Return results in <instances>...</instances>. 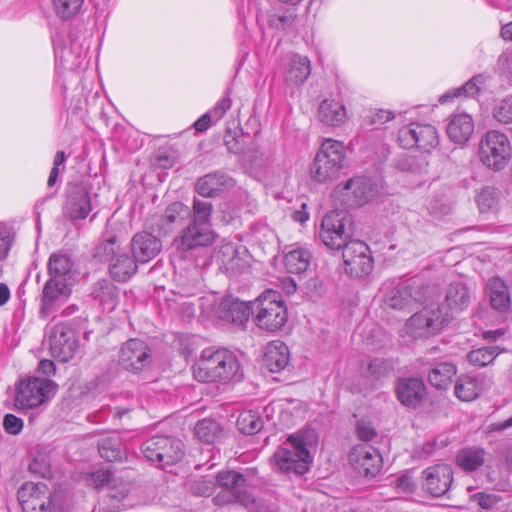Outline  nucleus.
Instances as JSON below:
<instances>
[{
	"label": "nucleus",
	"instance_id": "28",
	"mask_svg": "<svg viewBox=\"0 0 512 512\" xmlns=\"http://www.w3.org/2000/svg\"><path fill=\"white\" fill-rule=\"evenodd\" d=\"M235 180L224 172L217 171L199 178L196 192H226L234 189Z\"/></svg>",
	"mask_w": 512,
	"mask_h": 512
},
{
	"label": "nucleus",
	"instance_id": "59",
	"mask_svg": "<svg viewBox=\"0 0 512 512\" xmlns=\"http://www.w3.org/2000/svg\"><path fill=\"white\" fill-rule=\"evenodd\" d=\"M356 432L357 436L363 441H370L376 436L374 427L364 420L357 421Z\"/></svg>",
	"mask_w": 512,
	"mask_h": 512
},
{
	"label": "nucleus",
	"instance_id": "18",
	"mask_svg": "<svg viewBox=\"0 0 512 512\" xmlns=\"http://www.w3.org/2000/svg\"><path fill=\"white\" fill-rule=\"evenodd\" d=\"M422 488L433 497L446 496L453 484V469L445 463L435 464L422 471Z\"/></svg>",
	"mask_w": 512,
	"mask_h": 512
},
{
	"label": "nucleus",
	"instance_id": "56",
	"mask_svg": "<svg viewBox=\"0 0 512 512\" xmlns=\"http://www.w3.org/2000/svg\"><path fill=\"white\" fill-rule=\"evenodd\" d=\"M216 483L209 479H201L192 485V490L196 495L209 497L214 493Z\"/></svg>",
	"mask_w": 512,
	"mask_h": 512
},
{
	"label": "nucleus",
	"instance_id": "3",
	"mask_svg": "<svg viewBox=\"0 0 512 512\" xmlns=\"http://www.w3.org/2000/svg\"><path fill=\"white\" fill-rule=\"evenodd\" d=\"M193 375L200 382L241 381L243 370L234 352L227 348H205L193 366Z\"/></svg>",
	"mask_w": 512,
	"mask_h": 512
},
{
	"label": "nucleus",
	"instance_id": "42",
	"mask_svg": "<svg viewBox=\"0 0 512 512\" xmlns=\"http://www.w3.org/2000/svg\"><path fill=\"white\" fill-rule=\"evenodd\" d=\"M220 254L222 265L232 275L240 274L247 268L246 262L238 256V251L234 246H223Z\"/></svg>",
	"mask_w": 512,
	"mask_h": 512
},
{
	"label": "nucleus",
	"instance_id": "14",
	"mask_svg": "<svg viewBox=\"0 0 512 512\" xmlns=\"http://www.w3.org/2000/svg\"><path fill=\"white\" fill-rule=\"evenodd\" d=\"M398 141L404 149L416 148L430 153L439 145V134L431 124L411 123L399 130Z\"/></svg>",
	"mask_w": 512,
	"mask_h": 512
},
{
	"label": "nucleus",
	"instance_id": "47",
	"mask_svg": "<svg viewBox=\"0 0 512 512\" xmlns=\"http://www.w3.org/2000/svg\"><path fill=\"white\" fill-rule=\"evenodd\" d=\"M492 115L501 124L512 123V95L499 100L493 107Z\"/></svg>",
	"mask_w": 512,
	"mask_h": 512
},
{
	"label": "nucleus",
	"instance_id": "53",
	"mask_svg": "<svg viewBox=\"0 0 512 512\" xmlns=\"http://www.w3.org/2000/svg\"><path fill=\"white\" fill-rule=\"evenodd\" d=\"M14 241V232L8 226L0 223V260H4Z\"/></svg>",
	"mask_w": 512,
	"mask_h": 512
},
{
	"label": "nucleus",
	"instance_id": "13",
	"mask_svg": "<svg viewBox=\"0 0 512 512\" xmlns=\"http://www.w3.org/2000/svg\"><path fill=\"white\" fill-rule=\"evenodd\" d=\"M58 386L49 379L30 377L21 380L15 397L16 404L22 408H35L55 395Z\"/></svg>",
	"mask_w": 512,
	"mask_h": 512
},
{
	"label": "nucleus",
	"instance_id": "58",
	"mask_svg": "<svg viewBox=\"0 0 512 512\" xmlns=\"http://www.w3.org/2000/svg\"><path fill=\"white\" fill-rule=\"evenodd\" d=\"M230 107L231 99L228 96H225L220 99L208 113H211V118L214 122H217L225 115Z\"/></svg>",
	"mask_w": 512,
	"mask_h": 512
},
{
	"label": "nucleus",
	"instance_id": "5",
	"mask_svg": "<svg viewBox=\"0 0 512 512\" xmlns=\"http://www.w3.org/2000/svg\"><path fill=\"white\" fill-rule=\"evenodd\" d=\"M316 440L314 430H300L291 434L287 439L290 447H280L273 455L275 463L284 473L303 475L309 470L311 462L310 452L307 449Z\"/></svg>",
	"mask_w": 512,
	"mask_h": 512
},
{
	"label": "nucleus",
	"instance_id": "6",
	"mask_svg": "<svg viewBox=\"0 0 512 512\" xmlns=\"http://www.w3.org/2000/svg\"><path fill=\"white\" fill-rule=\"evenodd\" d=\"M323 244L331 250H343L354 241V221L351 214L343 209L327 213L318 232Z\"/></svg>",
	"mask_w": 512,
	"mask_h": 512
},
{
	"label": "nucleus",
	"instance_id": "48",
	"mask_svg": "<svg viewBox=\"0 0 512 512\" xmlns=\"http://www.w3.org/2000/svg\"><path fill=\"white\" fill-rule=\"evenodd\" d=\"M250 313H252V305L236 301L229 305L227 318L234 323L243 324L249 319Z\"/></svg>",
	"mask_w": 512,
	"mask_h": 512
},
{
	"label": "nucleus",
	"instance_id": "55",
	"mask_svg": "<svg viewBox=\"0 0 512 512\" xmlns=\"http://www.w3.org/2000/svg\"><path fill=\"white\" fill-rule=\"evenodd\" d=\"M429 213L435 217L447 215L451 211V206L446 203L442 196H437L427 207Z\"/></svg>",
	"mask_w": 512,
	"mask_h": 512
},
{
	"label": "nucleus",
	"instance_id": "45",
	"mask_svg": "<svg viewBox=\"0 0 512 512\" xmlns=\"http://www.w3.org/2000/svg\"><path fill=\"white\" fill-rule=\"evenodd\" d=\"M499 354L496 346H486L474 349L467 354L469 363L475 366L484 367L491 364Z\"/></svg>",
	"mask_w": 512,
	"mask_h": 512
},
{
	"label": "nucleus",
	"instance_id": "19",
	"mask_svg": "<svg viewBox=\"0 0 512 512\" xmlns=\"http://www.w3.org/2000/svg\"><path fill=\"white\" fill-rule=\"evenodd\" d=\"M348 460L354 469L365 477H375L383 465L382 456L372 446H355L348 454Z\"/></svg>",
	"mask_w": 512,
	"mask_h": 512
},
{
	"label": "nucleus",
	"instance_id": "11",
	"mask_svg": "<svg viewBox=\"0 0 512 512\" xmlns=\"http://www.w3.org/2000/svg\"><path fill=\"white\" fill-rule=\"evenodd\" d=\"M184 444L174 436L155 435L141 445L144 457L159 466L173 465L184 455Z\"/></svg>",
	"mask_w": 512,
	"mask_h": 512
},
{
	"label": "nucleus",
	"instance_id": "32",
	"mask_svg": "<svg viewBox=\"0 0 512 512\" xmlns=\"http://www.w3.org/2000/svg\"><path fill=\"white\" fill-rule=\"evenodd\" d=\"M445 302L451 311H464L470 305L471 292L463 282H452L446 288Z\"/></svg>",
	"mask_w": 512,
	"mask_h": 512
},
{
	"label": "nucleus",
	"instance_id": "63",
	"mask_svg": "<svg viewBox=\"0 0 512 512\" xmlns=\"http://www.w3.org/2000/svg\"><path fill=\"white\" fill-rule=\"evenodd\" d=\"M394 118V114L388 110H378L372 114L370 118L371 125H383L384 123L392 120Z\"/></svg>",
	"mask_w": 512,
	"mask_h": 512
},
{
	"label": "nucleus",
	"instance_id": "9",
	"mask_svg": "<svg viewBox=\"0 0 512 512\" xmlns=\"http://www.w3.org/2000/svg\"><path fill=\"white\" fill-rule=\"evenodd\" d=\"M478 146L479 159L487 168L501 171L508 165L512 148L505 133L498 130L487 131L481 137Z\"/></svg>",
	"mask_w": 512,
	"mask_h": 512
},
{
	"label": "nucleus",
	"instance_id": "2",
	"mask_svg": "<svg viewBox=\"0 0 512 512\" xmlns=\"http://www.w3.org/2000/svg\"><path fill=\"white\" fill-rule=\"evenodd\" d=\"M71 257L62 251L52 253L47 263L49 278L44 284L41 297V313L55 311L71 295L76 277Z\"/></svg>",
	"mask_w": 512,
	"mask_h": 512
},
{
	"label": "nucleus",
	"instance_id": "27",
	"mask_svg": "<svg viewBox=\"0 0 512 512\" xmlns=\"http://www.w3.org/2000/svg\"><path fill=\"white\" fill-rule=\"evenodd\" d=\"M119 291L108 279H100L91 288L90 296L99 303L104 310L112 311L117 305Z\"/></svg>",
	"mask_w": 512,
	"mask_h": 512
},
{
	"label": "nucleus",
	"instance_id": "51",
	"mask_svg": "<svg viewBox=\"0 0 512 512\" xmlns=\"http://www.w3.org/2000/svg\"><path fill=\"white\" fill-rule=\"evenodd\" d=\"M390 370L391 367L388 362L381 358L371 360L367 366L368 375L375 380L386 377L390 373Z\"/></svg>",
	"mask_w": 512,
	"mask_h": 512
},
{
	"label": "nucleus",
	"instance_id": "54",
	"mask_svg": "<svg viewBox=\"0 0 512 512\" xmlns=\"http://www.w3.org/2000/svg\"><path fill=\"white\" fill-rule=\"evenodd\" d=\"M3 427L8 434L17 435L23 429V420L14 414H6L3 418Z\"/></svg>",
	"mask_w": 512,
	"mask_h": 512
},
{
	"label": "nucleus",
	"instance_id": "26",
	"mask_svg": "<svg viewBox=\"0 0 512 512\" xmlns=\"http://www.w3.org/2000/svg\"><path fill=\"white\" fill-rule=\"evenodd\" d=\"M318 118L326 126L339 127L345 123L347 111L340 101L325 99L318 107Z\"/></svg>",
	"mask_w": 512,
	"mask_h": 512
},
{
	"label": "nucleus",
	"instance_id": "15",
	"mask_svg": "<svg viewBox=\"0 0 512 512\" xmlns=\"http://www.w3.org/2000/svg\"><path fill=\"white\" fill-rule=\"evenodd\" d=\"M152 362L151 349L140 339L132 338L121 346L118 354L119 366L133 374H138L150 366Z\"/></svg>",
	"mask_w": 512,
	"mask_h": 512
},
{
	"label": "nucleus",
	"instance_id": "12",
	"mask_svg": "<svg viewBox=\"0 0 512 512\" xmlns=\"http://www.w3.org/2000/svg\"><path fill=\"white\" fill-rule=\"evenodd\" d=\"M435 291L436 287L429 284H400L387 292L384 303L390 309L409 312L416 303L426 302Z\"/></svg>",
	"mask_w": 512,
	"mask_h": 512
},
{
	"label": "nucleus",
	"instance_id": "61",
	"mask_svg": "<svg viewBox=\"0 0 512 512\" xmlns=\"http://www.w3.org/2000/svg\"><path fill=\"white\" fill-rule=\"evenodd\" d=\"M475 201L480 212H487L496 205L494 194H477Z\"/></svg>",
	"mask_w": 512,
	"mask_h": 512
},
{
	"label": "nucleus",
	"instance_id": "60",
	"mask_svg": "<svg viewBox=\"0 0 512 512\" xmlns=\"http://www.w3.org/2000/svg\"><path fill=\"white\" fill-rule=\"evenodd\" d=\"M297 201L300 209L293 212L292 218L296 222L305 223L309 219V213L306 211L308 198L305 194H300L297 196Z\"/></svg>",
	"mask_w": 512,
	"mask_h": 512
},
{
	"label": "nucleus",
	"instance_id": "35",
	"mask_svg": "<svg viewBox=\"0 0 512 512\" xmlns=\"http://www.w3.org/2000/svg\"><path fill=\"white\" fill-rule=\"evenodd\" d=\"M98 451L100 456L109 462L122 461L123 459H126V452L123 449L122 439L117 434L99 439Z\"/></svg>",
	"mask_w": 512,
	"mask_h": 512
},
{
	"label": "nucleus",
	"instance_id": "46",
	"mask_svg": "<svg viewBox=\"0 0 512 512\" xmlns=\"http://www.w3.org/2000/svg\"><path fill=\"white\" fill-rule=\"evenodd\" d=\"M85 0H53V8L57 16L67 20L74 17L81 9Z\"/></svg>",
	"mask_w": 512,
	"mask_h": 512
},
{
	"label": "nucleus",
	"instance_id": "49",
	"mask_svg": "<svg viewBox=\"0 0 512 512\" xmlns=\"http://www.w3.org/2000/svg\"><path fill=\"white\" fill-rule=\"evenodd\" d=\"M335 201H339L344 207L343 210L356 209L370 201L368 194H334Z\"/></svg>",
	"mask_w": 512,
	"mask_h": 512
},
{
	"label": "nucleus",
	"instance_id": "43",
	"mask_svg": "<svg viewBox=\"0 0 512 512\" xmlns=\"http://www.w3.org/2000/svg\"><path fill=\"white\" fill-rule=\"evenodd\" d=\"M484 455L482 448H465L457 455V463L464 470L473 471L483 465Z\"/></svg>",
	"mask_w": 512,
	"mask_h": 512
},
{
	"label": "nucleus",
	"instance_id": "8",
	"mask_svg": "<svg viewBox=\"0 0 512 512\" xmlns=\"http://www.w3.org/2000/svg\"><path fill=\"white\" fill-rule=\"evenodd\" d=\"M345 149L342 142L326 139L316 153L310 168L314 181L319 183L331 182L338 178L345 160Z\"/></svg>",
	"mask_w": 512,
	"mask_h": 512
},
{
	"label": "nucleus",
	"instance_id": "4",
	"mask_svg": "<svg viewBox=\"0 0 512 512\" xmlns=\"http://www.w3.org/2000/svg\"><path fill=\"white\" fill-rule=\"evenodd\" d=\"M216 484L221 490L213 498L217 506L240 504L250 512H269L268 507L247 491V479L234 470H225L217 473Z\"/></svg>",
	"mask_w": 512,
	"mask_h": 512
},
{
	"label": "nucleus",
	"instance_id": "30",
	"mask_svg": "<svg viewBox=\"0 0 512 512\" xmlns=\"http://www.w3.org/2000/svg\"><path fill=\"white\" fill-rule=\"evenodd\" d=\"M264 364L272 373L284 370L289 363V348L281 341H275L266 347Z\"/></svg>",
	"mask_w": 512,
	"mask_h": 512
},
{
	"label": "nucleus",
	"instance_id": "50",
	"mask_svg": "<svg viewBox=\"0 0 512 512\" xmlns=\"http://www.w3.org/2000/svg\"><path fill=\"white\" fill-rule=\"evenodd\" d=\"M112 472L109 469H98L85 475V482L88 486L96 489L108 485L112 481Z\"/></svg>",
	"mask_w": 512,
	"mask_h": 512
},
{
	"label": "nucleus",
	"instance_id": "10",
	"mask_svg": "<svg viewBox=\"0 0 512 512\" xmlns=\"http://www.w3.org/2000/svg\"><path fill=\"white\" fill-rule=\"evenodd\" d=\"M451 320L452 315L444 307L439 304L427 305L407 320V333L414 338H429L439 333Z\"/></svg>",
	"mask_w": 512,
	"mask_h": 512
},
{
	"label": "nucleus",
	"instance_id": "37",
	"mask_svg": "<svg viewBox=\"0 0 512 512\" xmlns=\"http://www.w3.org/2000/svg\"><path fill=\"white\" fill-rule=\"evenodd\" d=\"M456 366L449 362H440L433 366L428 374V380L437 389H447L456 375Z\"/></svg>",
	"mask_w": 512,
	"mask_h": 512
},
{
	"label": "nucleus",
	"instance_id": "25",
	"mask_svg": "<svg viewBox=\"0 0 512 512\" xmlns=\"http://www.w3.org/2000/svg\"><path fill=\"white\" fill-rule=\"evenodd\" d=\"M487 293L491 307L500 312L506 313L511 306L509 287L500 277H492L487 283Z\"/></svg>",
	"mask_w": 512,
	"mask_h": 512
},
{
	"label": "nucleus",
	"instance_id": "34",
	"mask_svg": "<svg viewBox=\"0 0 512 512\" xmlns=\"http://www.w3.org/2000/svg\"><path fill=\"white\" fill-rule=\"evenodd\" d=\"M310 73V60L306 56L294 54L289 60L285 79L293 84H302L308 79Z\"/></svg>",
	"mask_w": 512,
	"mask_h": 512
},
{
	"label": "nucleus",
	"instance_id": "36",
	"mask_svg": "<svg viewBox=\"0 0 512 512\" xmlns=\"http://www.w3.org/2000/svg\"><path fill=\"white\" fill-rule=\"evenodd\" d=\"M486 82V76L483 74H478L472 77L470 80H468L466 83H464L461 87L455 88L451 91H448L440 96L439 101L440 103L444 104L450 100H452L455 97L458 96H466V97H475L477 96L483 85Z\"/></svg>",
	"mask_w": 512,
	"mask_h": 512
},
{
	"label": "nucleus",
	"instance_id": "29",
	"mask_svg": "<svg viewBox=\"0 0 512 512\" xmlns=\"http://www.w3.org/2000/svg\"><path fill=\"white\" fill-rule=\"evenodd\" d=\"M284 255V266L290 274H302L310 266L312 255L310 251L300 245H291Z\"/></svg>",
	"mask_w": 512,
	"mask_h": 512
},
{
	"label": "nucleus",
	"instance_id": "7",
	"mask_svg": "<svg viewBox=\"0 0 512 512\" xmlns=\"http://www.w3.org/2000/svg\"><path fill=\"white\" fill-rule=\"evenodd\" d=\"M256 325L268 332H277L283 328L288 319L287 307L279 292L268 290L252 303Z\"/></svg>",
	"mask_w": 512,
	"mask_h": 512
},
{
	"label": "nucleus",
	"instance_id": "57",
	"mask_svg": "<svg viewBox=\"0 0 512 512\" xmlns=\"http://www.w3.org/2000/svg\"><path fill=\"white\" fill-rule=\"evenodd\" d=\"M66 161V155L64 151H58L54 157L53 167L47 180V185L52 188L58 179L59 167L64 165Z\"/></svg>",
	"mask_w": 512,
	"mask_h": 512
},
{
	"label": "nucleus",
	"instance_id": "1",
	"mask_svg": "<svg viewBox=\"0 0 512 512\" xmlns=\"http://www.w3.org/2000/svg\"><path fill=\"white\" fill-rule=\"evenodd\" d=\"M202 198L194 197L192 210L181 202L170 204L163 215L151 217L146 228L153 230L159 236H167L173 230V225L182 224L186 219L189 223L174 239V245L178 251L188 252L213 245L216 233L212 229L211 215L213 194H200Z\"/></svg>",
	"mask_w": 512,
	"mask_h": 512
},
{
	"label": "nucleus",
	"instance_id": "23",
	"mask_svg": "<svg viewBox=\"0 0 512 512\" xmlns=\"http://www.w3.org/2000/svg\"><path fill=\"white\" fill-rule=\"evenodd\" d=\"M475 130L474 120L467 113H457L451 116L446 132L449 139L458 145L466 144Z\"/></svg>",
	"mask_w": 512,
	"mask_h": 512
},
{
	"label": "nucleus",
	"instance_id": "38",
	"mask_svg": "<svg viewBox=\"0 0 512 512\" xmlns=\"http://www.w3.org/2000/svg\"><path fill=\"white\" fill-rule=\"evenodd\" d=\"M455 395L462 401L476 399L482 391V385L475 376H460L455 384Z\"/></svg>",
	"mask_w": 512,
	"mask_h": 512
},
{
	"label": "nucleus",
	"instance_id": "41",
	"mask_svg": "<svg viewBox=\"0 0 512 512\" xmlns=\"http://www.w3.org/2000/svg\"><path fill=\"white\" fill-rule=\"evenodd\" d=\"M194 432L200 441L212 444L221 437L223 430L216 420L204 418L196 423Z\"/></svg>",
	"mask_w": 512,
	"mask_h": 512
},
{
	"label": "nucleus",
	"instance_id": "17",
	"mask_svg": "<svg viewBox=\"0 0 512 512\" xmlns=\"http://www.w3.org/2000/svg\"><path fill=\"white\" fill-rule=\"evenodd\" d=\"M368 246L359 240H354L342 250L344 270L354 278H362L373 269V259L368 255Z\"/></svg>",
	"mask_w": 512,
	"mask_h": 512
},
{
	"label": "nucleus",
	"instance_id": "16",
	"mask_svg": "<svg viewBox=\"0 0 512 512\" xmlns=\"http://www.w3.org/2000/svg\"><path fill=\"white\" fill-rule=\"evenodd\" d=\"M48 342L51 355L61 362L72 359L79 348V341L74 330L63 323L50 328Z\"/></svg>",
	"mask_w": 512,
	"mask_h": 512
},
{
	"label": "nucleus",
	"instance_id": "40",
	"mask_svg": "<svg viewBox=\"0 0 512 512\" xmlns=\"http://www.w3.org/2000/svg\"><path fill=\"white\" fill-rule=\"evenodd\" d=\"M122 251L118 237L108 235L95 246L93 256L100 262L110 263Z\"/></svg>",
	"mask_w": 512,
	"mask_h": 512
},
{
	"label": "nucleus",
	"instance_id": "62",
	"mask_svg": "<svg viewBox=\"0 0 512 512\" xmlns=\"http://www.w3.org/2000/svg\"><path fill=\"white\" fill-rule=\"evenodd\" d=\"M394 485L397 489L405 493H411L415 490L416 485L412 480L411 476L403 474L397 477L394 481Z\"/></svg>",
	"mask_w": 512,
	"mask_h": 512
},
{
	"label": "nucleus",
	"instance_id": "44",
	"mask_svg": "<svg viewBox=\"0 0 512 512\" xmlns=\"http://www.w3.org/2000/svg\"><path fill=\"white\" fill-rule=\"evenodd\" d=\"M238 430L245 435H254L263 428V420L255 411L242 412L236 421Z\"/></svg>",
	"mask_w": 512,
	"mask_h": 512
},
{
	"label": "nucleus",
	"instance_id": "24",
	"mask_svg": "<svg viewBox=\"0 0 512 512\" xmlns=\"http://www.w3.org/2000/svg\"><path fill=\"white\" fill-rule=\"evenodd\" d=\"M343 188L353 192H379L384 188V180L377 170L366 171L348 179Z\"/></svg>",
	"mask_w": 512,
	"mask_h": 512
},
{
	"label": "nucleus",
	"instance_id": "33",
	"mask_svg": "<svg viewBox=\"0 0 512 512\" xmlns=\"http://www.w3.org/2000/svg\"><path fill=\"white\" fill-rule=\"evenodd\" d=\"M91 210L89 194H69L63 207L64 216L72 220L85 219Z\"/></svg>",
	"mask_w": 512,
	"mask_h": 512
},
{
	"label": "nucleus",
	"instance_id": "21",
	"mask_svg": "<svg viewBox=\"0 0 512 512\" xmlns=\"http://www.w3.org/2000/svg\"><path fill=\"white\" fill-rule=\"evenodd\" d=\"M395 392L399 402L407 407L416 409L426 398V386L418 377L400 378L396 382Z\"/></svg>",
	"mask_w": 512,
	"mask_h": 512
},
{
	"label": "nucleus",
	"instance_id": "31",
	"mask_svg": "<svg viewBox=\"0 0 512 512\" xmlns=\"http://www.w3.org/2000/svg\"><path fill=\"white\" fill-rule=\"evenodd\" d=\"M137 264L136 259L123 250L109 263V273L114 280L126 282L137 272Z\"/></svg>",
	"mask_w": 512,
	"mask_h": 512
},
{
	"label": "nucleus",
	"instance_id": "39",
	"mask_svg": "<svg viewBox=\"0 0 512 512\" xmlns=\"http://www.w3.org/2000/svg\"><path fill=\"white\" fill-rule=\"evenodd\" d=\"M180 159L178 149L171 144L160 146L151 158V165L153 168L163 170L173 168Z\"/></svg>",
	"mask_w": 512,
	"mask_h": 512
},
{
	"label": "nucleus",
	"instance_id": "20",
	"mask_svg": "<svg viewBox=\"0 0 512 512\" xmlns=\"http://www.w3.org/2000/svg\"><path fill=\"white\" fill-rule=\"evenodd\" d=\"M18 501L24 512H45L50 496L44 483H24L17 492Z\"/></svg>",
	"mask_w": 512,
	"mask_h": 512
},
{
	"label": "nucleus",
	"instance_id": "52",
	"mask_svg": "<svg viewBox=\"0 0 512 512\" xmlns=\"http://www.w3.org/2000/svg\"><path fill=\"white\" fill-rule=\"evenodd\" d=\"M244 136L241 133L228 130L224 135V144L227 150L233 154H240L244 151Z\"/></svg>",
	"mask_w": 512,
	"mask_h": 512
},
{
	"label": "nucleus",
	"instance_id": "22",
	"mask_svg": "<svg viewBox=\"0 0 512 512\" xmlns=\"http://www.w3.org/2000/svg\"><path fill=\"white\" fill-rule=\"evenodd\" d=\"M159 234L155 232H139L131 240V251L138 263H147L154 259L162 250Z\"/></svg>",
	"mask_w": 512,
	"mask_h": 512
},
{
	"label": "nucleus",
	"instance_id": "64",
	"mask_svg": "<svg viewBox=\"0 0 512 512\" xmlns=\"http://www.w3.org/2000/svg\"><path fill=\"white\" fill-rule=\"evenodd\" d=\"M498 65L504 73L512 78V50L504 52L499 56Z\"/></svg>",
	"mask_w": 512,
	"mask_h": 512
}]
</instances>
